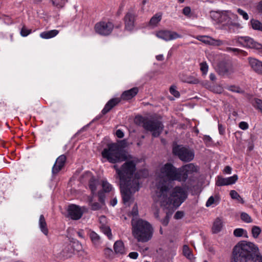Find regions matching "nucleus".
Listing matches in <instances>:
<instances>
[{
  "instance_id": "nucleus-60",
  "label": "nucleus",
  "mask_w": 262,
  "mask_h": 262,
  "mask_svg": "<svg viewBox=\"0 0 262 262\" xmlns=\"http://www.w3.org/2000/svg\"><path fill=\"white\" fill-rule=\"evenodd\" d=\"M232 168L229 166H227L225 167L224 171L225 173L227 174H230L231 173Z\"/></svg>"
},
{
  "instance_id": "nucleus-40",
  "label": "nucleus",
  "mask_w": 262,
  "mask_h": 262,
  "mask_svg": "<svg viewBox=\"0 0 262 262\" xmlns=\"http://www.w3.org/2000/svg\"><path fill=\"white\" fill-rule=\"evenodd\" d=\"M227 180L228 185H232L234 184L238 179V176L236 174H234L233 176L226 178Z\"/></svg>"
},
{
  "instance_id": "nucleus-62",
  "label": "nucleus",
  "mask_w": 262,
  "mask_h": 262,
  "mask_svg": "<svg viewBox=\"0 0 262 262\" xmlns=\"http://www.w3.org/2000/svg\"><path fill=\"white\" fill-rule=\"evenodd\" d=\"M99 221L100 225H101L102 224H104L105 222H106V218L105 216H102L100 217Z\"/></svg>"
},
{
  "instance_id": "nucleus-56",
  "label": "nucleus",
  "mask_w": 262,
  "mask_h": 262,
  "mask_svg": "<svg viewBox=\"0 0 262 262\" xmlns=\"http://www.w3.org/2000/svg\"><path fill=\"white\" fill-rule=\"evenodd\" d=\"M138 253L137 252H132L129 253L128 256L134 259H136L138 257Z\"/></svg>"
},
{
  "instance_id": "nucleus-9",
  "label": "nucleus",
  "mask_w": 262,
  "mask_h": 262,
  "mask_svg": "<svg viewBox=\"0 0 262 262\" xmlns=\"http://www.w3.org/2000/svg\"><path fill=\"white\" fill-rule=\"evenodd\" d=\"M172 152L182 161L188 162L194 157V152L192 149L182 145H177L173 147Z\"/></svg>"
},
{
  "instance_id": "nucleus-41",
  "label": "nucleus",
  "mask_w": 262,
  "mask_h": 262,
  "mask_svg": "<svg viewBox=\"0 0 262 262\" xmlns=\"http://www.w3.org/2000/svg\"><path fill=\"white\" fill-rule=\"evenodd\" d=\"M31 32V29H28L27 28H26L25 26H24L21 31H20V34L23 37H26L29 34H30Z\"/></svg>"
},
{
  "instance_id": "nucleus-33",
  "label": "nucleus",
  "mask_w": 262,
  "mask_h": 262,
  "mask_svg": "<svg viewBox=\"0 0 262 262\" xmlns=\"http://www.w3.org/2000/svg\"><path fill=\"white\" fill-rule=\"evenodd\" d=\"M102 187L105 192H110L113 189L112 185L106 180L102 181Z\"/></svg>"
},
{
  "instance_id": "nucleus-49",
  "label": "nucleus",
  "mask_w": 262,
  "mask_h": 262,
  "mask_svg": "<svg viewBox=\"0 0 262 262\" xmlns=\"http://www.w3.org/2000/svg\"><path fill=\"white\" fill-rule=\"evenodd\" d=\"M131 214L133 216H136L138 215V209L137 204H135L133 207Z\"/></svg>"
},
{
  "instance_id": "nucleus-14",
  "label": "nucleus",
  "mask_w": 262,
  "mask_h": 262,
  "mask_svg": "<svg viewBox=\"0 0 262 262\" xmlns=\"http://www.w3.org/2000/svg\"><path fill=\"white\" fill-rule=\"evenodd\" d=\"M179 169L180 176V177H183L182 180H181V182H185L189 174H192L198 171V167L193 163L186 164Z\"/></svg>"
},
{
  "instance_id": "nucleus-18",
  "label": "nucleus",
  "mask_w": 262,
  "mask_h": 262,
  "mask_svg": "<svg viewBox=\"0 0 262 262\" xmlns=\"http://www.w3.org/2000/svg\"><path fill=\"white\" fill-rule=\"evenodd\" d=\"M66 156L64 155H61L59 156L52 167V172L53 174H57L64 166L66 161Z\"/></svg>"
},
{
  "instance_id": "nucleus-10",
  "label": "nucleus",
  "mask_w": 262,
  "mask_h": 262,
  "mask_svg": "<svg viewBox=\"0 0 262 262\" xmlns=\"http://www.w3.org/2000/svg\"><path fill=\"white\" fill-rule=\"evenodd\" d=\"M242 47L255 49L262 51V45L248 36H237L233 40Z\"/></svg>"
},
{
  "instance_id": "nucleus-52",
  "label": "nucleus",
  "mask_w": 262,
  "mask_h": 262,
  "mask_svg": "<svg viewBox=\"0 0 262 262\" xmlns=\"http://www.w3.org/2000/svg\"><path fill=\"white\" fill-rule=\"evenodd\" d=\"M239 127L242 129L246 130L248 128L249 125L247 122L242 121L239 123Z\"/></svg>"
},
{
  "instance_id": "nucleus-15",
  "label": "nucleus",
  "mask_w": 262,
  "mask_h": 262,
  "mask_svg": "<svg viewBox=\"0 0 262 262\" xmlns=\"http://www.w3.org/2000/svg\"><path fill=\"white\" fill-rule=\"evenodd\" d=\"M156 36L159 38L162 39L166 41L181 38L182 36L176 32L170 30H161L157 32Z\"/></svg>"
},
{
  "instance_id": "nucleus-6",
  "label": "nucleus",
  "mask_w": 262,
  "mask_h": 262,
  "mask_svg": "<svg viewBox=\"0 0 262 262\" xmlns=\"http://www.w3.org/2000/svg\"><path fill=\"white\" fill-rule=\"evenodd\" d=\"M102 156L111 163L124 161L127 159L125 152L117 143L108 144L102 150Z\"/></svg>"
},
{
  "instance_id": "nucleus-48",
  "label": "nucleus",
  "mask_w": 262,
  "mask_h": 262,
  "mask_svg": "<svg viewBox=\"0 0 262 262\" xmlns=\"http://www.w3.org/2000/svg\"><path fill=\"white\" fill-rule=\"evenodd\" d=\"M99 201L102 205H104L105 200V195L103 192L100 191L98 192Z\"/></svg>"
},
{
  "instance_id": "nucleus-16",
  "label": "nucleus",
  "mask_w": 262,
  "mask_h": 262,
  "mask_svg": "<svg viewBox=\"0 0 262 262\" xmlns=\"http://www.w3.org/2000/svg\"><path fill=\"white\" fill-rule=\"evenodd\" d=\"M216 70L219 74L222 76H230L235 71L233 65L223 62L218 64Z\"/></svg>"
},
{
  "instance_id": "nucleus-50",
  "label": "nucleus",
  "mask_w": 262,
  "mask_h": 262,
  "mask_svg": "<svg viewBox=\"0 0 262 262\" xmlns=\"http://www.w3.org/2000/svg\"><path fill=\"white\" fill-rule=\"evenodd\" d=\"M226 51L228 52H234V53H237V54L243 52L242 50H241L239 49L233 48H230V47L227 48Z\"/></svg>"
},
{
  "instance_id": "nucleus-47",
  "label": "nucleus",
  "mask_w": 262,
  "mask_h": 262,
  "mask_svg": "<svg viewBox=\"0 0 262 262\" xmlns=\"http://www.w3.org/2000/svg\"><path fill=\"white\" fill-rule=\"evenodd\" d=\"M101 208V205L99 203L95 202L91 203V209L93 210H98Z\"/></svg>"
},
{
  "instance_id": "nucleus-36",
  "label": "nucleus",
  "mask_w": 262,
  "mask_h": 262,
  "mask_svg": "<svg viewBox=\"0 0 262 262\" xmlns=\"http://www.w3.org/2000/svg\"><path fill=\"white\" fill-rule=\"evenodd\" d=\"M216 185L218 186H223L228 185L227 178L222 177H218L216 182Z\"/></svg>"
},
{
  "instance_id": "nucleus-43",
  "label": "nucleus",
  "mask_w": 262,
  "mask_h": 262,
  "mask_svg": "<svg viewBox=\"0 0 262 262\" xmlns=\"http://www.w3.org/2000/svg\"><path fill=\"white\" fill-rule=\"evenodd\" d=\"M203 140L205 142V143L207 146H210L212 144V140L211 138L208 135H205L203 137Z\"/></svg>"
},
{
  "instance_id": "nucleus-31",
  "label": "nucleus",
  "mask_w": 262,
  "mask_h": 262,
  "mask_svg": "<svg viewBox=\"0 0 262 262\" xmlns=\"http://www.w3.org/2000/svg\"><path fill=\"white\" fill-rule=\"evenodd\" d=\"M233 235L235 237H242V236H244L246 237H248L247 231L243 228L235 229L233 231Z\"/></svg>"
},
{
  "instance_id": "nucleus-44",
  "label": "nucleus",
  "mask_w": 262,
  "mask_h": 262,
  "mask_svg": "<svg viewBox=\"0 0 262 262\" xmlns=\"http://www.w3.org/2000/svg\"><path fill=\"white\" fill-rule=\"evenodd\" d=\"M237 11L238 13V14H240L241 15H242L243 16V17L245 20H248L249 19V16H248V14L243 10H242L240 8H238L237 9Z\"/></svg>"
},
{
  "instance_id": "nucleus-51",
  "label": "nucleus",
  "mask_w": 262,
  "mask_h": 262,
  "mask_svg": "<svg viewBox=\"0 0 262 262\" xmlns=\"http://www.w3.org/2000/svg\"><path fill=\"white\" fill-rule=\"evenodd\" d=\"M214 203V198L213 196H211L209 198L207 201L206 203V206L209 207L211 206Z\"/></svg>"
},
{
  "instance_id": "nucleus-4",
  "label": "nucleus",
  "mask_w": 262,
  "mask_h": 262,
  "mask_svg": "<svg viewBox=\"0 0 262 262\" xmlns=\"http://www.w3.org/2000/svg\"><path fill=\"white\" fill-rule=\"evenodd\" d=\"M182 178L180 176L179 168H177L171 163L165 164L160 169L156 191L163 190L165 192L168 188H171V183L173 181L181 182Z\"/></svg>"
},
{
  "instance_id": "nucleus-22",
  "label": "nucleus",
  "mask_w": 262,
  "mask_h": 262,
  "mask_svg": "<svg viewBox=\"0 0 262 262\" xmlns=\"http://www.w3.org/2000/svg\"><path fill=\"white\" fill-rule=\"evenodd\" d=\"M59 33L57 30H52L47 31H44L40 34V37L43 39H50L56 36Z\"/></svg>"
},
{
  "instance_id": "nucleus-2",
  "label": "nucleus",
  "mask_w": 262,
  "mask_h": 262,
  "mask_svg": "<svg viewBox=\"0 0 262 262\" xmlns=\"http://www.w3.org/2000/svg\"><path fill=\"white\" fill-rule=\"evenodd\" d=\"M170 189L168 188L165 192L163 190L156 191L155 200L164 209L173 211L184 202L187 197V194L184 188L176 186L168 196Z\"/></svg>"
},
{
  "instance_id": "nucleus-28",
  "label": "nucleus",
  "mask_w": 262,
  "mask_h": 262,
  "mask_svg": "<svg viewBox=\"0 0 262 262\" xmlns=\"http://www.w3.org/2000/svg\"><path fill=\"white\" fill-rule=\"evenodd\" d=\"M162 13H157L154 15L150 19L149 24L151 26H156L161 20Z\"/></svg>"
},
{
  "instance_id": "nucleus-61",
  "label": "nucleus",
  "mask_w": 262,
  "mask_h": 262,
  "mask_svg": "<svg viewBox=\"0 0 262 262\" xmlns=\"http://www.w3.org/2000/svg\"><path fill=\"white\" fill-rule=\"evenodd\" d=\"M156 58L158 61H163L164 60V56L163 54L157 55Z\"/></svg>"
},
{
  "instance_id": "nucleus-26",
  "label": "nucleus",
  "mask_w": 262,
  "mask_h": 262,
  "mask_svg": "<svg viewBox=\"0 0 262 262\" xmlns=\"http://www.w3.org/2000/svg\"><path fill=\"white\" fill-rule=\"evenodd\" d=\"M98 184V181L96 180L94 177H92L89 180V188L93 194L95 193Z\"/></svg>"
},
{
  "instance_id": "nucleus-59",
  "label": "nucleus",
  "mask_w": 262,
  "mask_h": 262,
  "mask_svg": "<svg viewBox=\"0 0 262 262\" xmlns=\"http://www.w3.org/2000/svg\"><path fill=\"white\" fill-rule=\"evenodd\" d=\"M256 8L259 13H262V0L258 3Z\"/></svg>"
},
{
  "instance_id": "nucleus-17",
  "label": "nucleus",
  "mask_w": 262,
  "mask_h": 262,
  "mask_svg": "<svg viewBox=\"0 0 262 262\" xmlns=\"http://www.w3.org/2000/svg\"><path fill=\"white\" fill-rule=\"evenodd\" d=\"M196 39L206 45L220 46L224 44L223 41L220 39H215L208 36H198Z\"/></svg>"
},
{
  "instance_id": "nucleus-25",
  "label": "nucleus",
  "mask_w": 262,
  "mask_h": 262,
  "mask_svg": "<svg viewBox=\"0 0 262 262\" xmlns=\"http://www.w3.org/2000/svg\"><path fill=\"white\" fill-rule=\"evenodd\" d=\"M114 249L116 253H124V247L123 243L121 241L116 242L114 245Z\"/></svg>"
},
{
  "instance_id": "nucleus-21",
  "label": "nucleus",
  "mask_w": 262,
  "mask_h": 262,
  "mask_svg": "<svg viewBox=\"0 0 262 262\" xmlns=\"http://www.w3.org/2000/svg\"><path fill=\"white\" fill-rule=\"evenodd\" d=\"M89 235L90 238L95 247H98L101 243L100 236L94 231L90 230Z\"/></svg>"
},
{
  "instance_id": "nucleus-24",
  "label": "nucleus",
  "mask_w": 262,
  "mask_h": 262,
  "mask_svg": "<svg viewBox=\"0 0 262 262\" xmlns=\"http://www.w3.org/2000/svg\"><path fill=\"white\" fill-rule=\"evenodd\" d=\"M180 77L183 82L188 83L197 84L199 82L198 79L190 75L188 76L185 74H182L180 75Z\"/></svg>"
},
{
  "instance_id": "nucleus-30",
  "label": "nucleus",
  "mask_w": 262,
  "mask_h": 262,
  "mask_svg": "<svg viewBox=\"0 0 262 262\" xmlns=\"http://www.w3.org/2000/svg\"><path fill=\"white\" fill-rule=\"evenodd\" d=\"M99 228L101 231L105 234L109 239L112 238V234L110 227L105 225V224H103L100 226Z\"/></svg>"
},
{
  "instance_id": "nucleus-11",
  "label": "nucleus",
  "mask_w": 262,
  "mask_h": 262,
  "mask_svg": "<svg viewBox=\"0 0 262 262\" xmlns=\"http://www.w3.org/2000/svg\"><path fill=\"white\" fill-rule=\"evenodd\" d=\"M114 24L110 21H99L95 25V32L102 36L109 35L114 29Z\"/></svg>"
},
{
  "instance_id": "nucleus-45",
  "label": "nucleus",
  "mask_w": 262,
  "mask_h": 262,
  "mask_svg": "<svg viewBox=\"0 0 262 262\" xmlns=\"http://www.w3.org/2000/svg\"><path fill=\"white\" fill-rule=\"evenodd\" d=\"M211 91L214 93L220 94L223 91V88L220 85H215L211 88Z\"/></svg>"
},
{
  "instance_id": "nucleus-57",
  "label": "nucleus",
  "mask_w": 262,
  "mask_h": 262,
  "mask_svg": "<svg viewBox=\"0 0 262 262\" xmlns=\"http://www.w3.org/2000/svg\"><path fill=\"white\" fill-rule=\"evenodd\" d=\"M116 135L119 138H122L124 137V133L121 129H118L116 132Z\"/></svg>"
},
{
  "instance_id": "nucleus-46",
  "label": "nucleus",
  "mask_w": 262,
  "mask_h": 262,
  "mask_svg": "<svg viewBox=\"0 0 262 262\" xmlns=\"http://www.w3.org/2000/svg\"><path fill=\"white\" fill-rule=\"evenodd\" d=\"M230 195L233 200L240 198V195L234 190H232L230 192Z\"/></svg>"
},
{
  "instance_id": "nucleus-20",
  "label": "nucleus",
  "mask_w": 262,
  "mask_h": 262,
  "mask_svg": "<svg viewBox=\"0 0 262 262\" xmlns=\"http://www.w3.org/2000/svg\"><path fill=\"white\" fill-rule=\"evenodd\" d=\"M168 212H166V213L164 215V219H161L160 218V214H159V210L158 209V210H156L154 212V216L155 217V218H156L157 219L159 220V221H160L161 223L162 224V225L163 226H167L169 223V215L170 214H169V213H171V211H169L168 210Z\"/></svg>"
},
{
  "instance_id": "nucleus-8",
  "label": "nucleus",
  "mask_w": 262,
  "mask_h": 262,
  "mask_svg": "<svg viewBox=\"0 0 262 262\" xmlns=\"http://www.w3.org/2000/svg\"><path fill=\"white\" fill-rule=\"evenodd\" d=\"M139 89L137 87H134L130 90L124 91L121 96V99L119 98H115L110 100L105 105L104 108L101 111L103 115L107 113L111 109L118 104L121 101L128 100L135 97L138 93Z\"/></svg>"
},
{
  "instance_id": "nucleus-38",
  "label": "nucleus",
  "mask_w": 262,
  "mask_h": 262,
  "mask_svg": "<svg viewBox=\"0 0 262 262\" xmlns=\"http://www.w3.org/2000/svg\"><path fill=\"white\" fill-rule=\"evenodd\" d=\"M200 70L203 75H206L208 70V66L206 62H202L200 63Z\"/></svg>"
},
{
  "instance_id": "nucleus-34",
  "label": "nucleus",
  "mask_w": 262,
  "mask_h": 262,
  "mask_svg": "<svg viewBox=\"0 0 262 262\" xmlns=\"http://www.w3.org/2000/svg\"><path fill=\"white\" fill-rule=\"evenodd\" d=\"M183 253L185 256L189 259L193 258V255L191 251L187 245H184L183 248Z\"/></svg>"
},
{
  "instance_id": "nucleus-32",
  "label": "nucleus",
  "mask_w": 262,
  "mask_h": 262,
  "mask_svg": "<svg viewBox=\"0 0 262 262\" xmlns=\"http://www.w3.org/2000/svg\"><path fill=\"white\" fill-rule=\"evenodd\" d=\"M251 103L253 107L259 110L262 114V100L258 98H254Z\"/></svg>"
},
{
  "instance_id": "nucleus-1",
  "label": "nucleus",
  "mask_w": 262,
  "mask_h": 262,
  "mask_svg": "<svg viewBox=\"0 0 262 262\" xmlns=\"http://www.w3.org/2000/svg\"><path fill=\"white\" fill-rule=\"evenodd\" d=\"M113 168L120 180V188L124 203H128L132 195L140 189L139 179L134 175L136 170L135 160L126 161L119 168L114 165Z\"/></svg>"
},
{
  "instance_id": "nucleus-58",
  "label": "nucleus",
  "mask_w": 262,
  "mask_h": 262,
  "mask_svg": "<svg viewBox=\"0 0 262 262\" xmlns=\"http://www.w3.org/2000/svg\"><path fill=\"white\" fill-rule=\"evenodd\" d=\"M219 132L220 134L223 135L225 133V127L221 124H218Z\"/></svg>"
},
{
  "instance_id": "nucleus-3",
  "label": "nucleus",
  "mask_w": 262,
  "mask_h": 262,
  "mask_svg": "<svg viewBox=\"0 0 262 262\" xmlns=\"http://www.w3.org/2000/svg\"><path fill=\"white\" fill-rule=\"evenodd\" d=\"M231 262H262V256L254 244L242 241L234 247Z\"/></svg>"
},
{
  "instance_id": "nucleus-13",
  "label": "nucleus",
  "mask_w": 262,
  "mask_h": 262,
  "mask_svg": "<svg viewBox=\"0 0 262 262\" xmlns=\"http://www.w3.org/2000/svg\"><path fill=\"white\" fill-rule=\"evenodd\" d=\"M137 14L133 9H129L124 17L125 29L131 31L133 30L135 26V21Z\"/></svg>"
},
{
  "instance_id": "nucleus-19",
  "label": "nucleus",
  "mask_w": 262,
  "mask_h": 262,
  "mask_svg": "<svg viewBox=\"0 0 262 262\" xmlns=\"http://www.w3.org/2000/svg\"><path fill=\"white\" fill-rule=\"evenodd\" d=\"M248 61L251 69L255 72L262 75V61L252 57L248 58Z\"/></svg>"
},
{
  "instance_id": "nucleus-29",
  "label": "nucleus",
  "mask_w": 262,
  "mask_h": 262,
  "mask_svg": "<svg viewBox=\"0 0 262 262\" xmlns=\"http://www.w3.org/2000/svg\"><path fill=\"white\" fill-rule=\"evenodd\" d=\"M223 227L222 222L221 219L217 218L214 222L213 226H212V230L213 233H218L219 232Z\"/></svg>"
},
{
  "instance_id": "nucleus-23",
  "label": "nucleus",
  "mask_w": 262,
  "mask_h": 262,
  "mask_svg": "<svg viewBox=\"0 0 262 262\" xmlns=\"http://www.w3.org/2000/svg\"><path fill=\"white\" fill-rule=\"evenodd\" d=\"M39 227L41 231L46 235L48 234V229L43 215L41 214L39 216Z\"/></svg>"
},
{
  "instance_id": "nucleus-35",
  "label": "nucleus",
  "mask_w": 262,
  "mask_h": 262,
  "mask_svg": "<svg viewBox=\"0 0 262 262\" xmlns=\"http://www.w3.org/2000/svg\"><path fill=\"white\" fill-rule=\"evenodd\" d=\"M251 25L253 29L262 31V24L259 20L253 19L251 20Z\"/></svg>"
},
{
  "instance_id": "nucleus-37",
  "label": "nucleus",
  "mask_w": 262,
  "mask_h": 262,
  "mask_svg": "<svg viewBox=\"0 0 262 262\" xmlns=\"http://www.w3.org/2000/svg\"><path fill=\"white\" fill-rule=\"evenodd\" d=\"M241 218L244 222L249 223L252 222V219L250 215L245 212H242L241 215Z\"/></svg>"
},
{
  "instance_id": "nucleus-53",
  "label": "nucleus",
  "mask_w": 262,
  "mask_h": 262,
  "mask_svg": "<svg viewBox=\"0 0 262 262\" xmlns=\"http://www.w3.org/2000/svg\"><path fill=\"white\" fill-rule=\"evenodd\" d=\"M53 4L58 7H62V0H52Z\"/></svg>"
},
{
  "instance_id": "nucleus-12",
  "label": "nucleus",
  "mask_w": 262,
  "mask_h": 262,
  "mask_svg": "<svg viewBox=\"0 0 262 262\" xmlns=\"http://www.w3.org/2000/svg\"><path fill=\"white\" fill-rule=\"evenodd\" d=\"M86 210V208L85 207H80L75 204H71L67 209L68 217L73 220H78L82 217Z\"/></svg>"
},
{
  "instance_id": "nucleus-39",
  "label": "nucleus",
  "mask_w": 262,
  "mask_h": 262,
  "mask_svg": "<svg viewBox=\"0 0 262 262\" xmlns=\"http://www.w3.org/2000/svg\"><path fill=\"white\" fill-rule=\"evenodd\" d=\"M261 232L260 228L258 226H254L252 229V235L254 238H257Z\"/></svg>"
},
{
  "instance_id": "nucleus-55",
  "label": "nucleus",
  "mask_w": 262,
  "mask_h": 262,
  "mask_svg": "<svg viewBox=\"0 0 262 262\" xmlns=\"http://www.w3.org/2000/svg\"><path fill=\"white\" fill-rule=\"evenodd\" d=\"M184 216V213L182 211H177L174 216V219H180L182 218Z\"/></svg>"
},
{
  "instance_id": "nucleus-7",
  "label": "nucleus",
  "mask_w": 262,
  "mask_h": 262,
  "mask_svg": "<svg viewBox=\"0 0 262 262\" xmlns=\"http://www.w3.org/2000/svg\"><path fill=\"white\" fill-rule=\"evenodd\" d=\"M135 119L137 123L142 124V126L145 130L151 132L154 137L159 136L163 129L164 125L158 119H148L141 116H137Z\"/></svg>"
},
{
  "instance_id": "nucleus-27",
  "label": "nucleus",
  "mask_w": 262,
  "mask_h": 262,
  "mask_svg": "<svg viewBox=\"0 0 262 262\" xmlns=\"http://www.w3.org/2000/svg\"><path fill=\"white\" fill-rule=\"evenodd\" d=\"M72 251L71 250V246L68 245L65 248L59 253V257L63 258H68L72 256Z\"/></svg>"
},
{
  "instance_id": "nucleus-5",
  "label": "nucleus",
  "mask_w": 262,
  "mask_h": 262,
  "mask_svg": "<svg viewBox=\"0 0 262 262\" xmlns=\"http://www.w3.org/2000/svg\"><path fill=\"white\" fill-rule=\"evenodd\" d=\"M131 223L133 236L138 242L146 243L151 239L154 228L148 222L140 219H133Z\"/></svg>"
},
{
  "instance_id": "nucleus-54",
  "label": "nucleus",
  "mask_w": 262,
  "mask_h": 262,
  "mask_svg": "<svg viewBox=\"0 0 262 262\" xmlns=\"http://www.w3.org/2000/svg\"><path fill=\"white\" fill-rule=\"evenodd\" d=\"M191 12V9L189 7H185L183 9V13L186 16H189Z\"/></svg>"
},
{
  "instance_id": "nucleus-64",
  "label": "nucleus",
  "mask_w": 262,
  "mask_h": 262,
  "mask_svg": "<svg viewBox=\"0 0 262 262\" xmlns=\"http://www.w3.org/2000/svg\"><path fill=\"white\" fill-rule=\"evenodd\" d=\"M117 203V200L116 198H114L113 199V200L111 202V204L113 206H115Z\"/></svg>"
},
{
  "instance_id": "nucleus-42",
  "label": "nucleus",
  "mask_w": 262,
  "mask_h": 262,
  "mask_svg": "<svg viewBox=\"0 0 262 262\" xmlns=\"http://www.w3.org/2000/svg\"><path fill=\"white\" fill-rule=\"evenodd\" d=\"M170 93L174 97L178 98L180 97V93L176 89V86H171L169 89Z\"/></svg>"
},
{
  "instance_id": "nucleus-63",
  "label": "nucleus",
  "mask_w": 262,
  "mask_h": 262,
  "mask_svg": "<svg viewBox=\"0 0 262 262\" xmlns=\"http://www.w3.org/2000/svg\"><path fill=\"white\" fill-rule=\"evenodd\" d=\"M209 78L211 81H213L216 80V76L214 74L210 73L209 75Z\"/></svg>"
}]
</instances>
